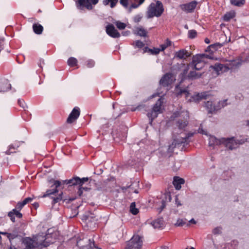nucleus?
<instances>
[{"label": "nucleus", "instance_id": "nucleus-1", "mask_svg": "<svg viewBox=\"0 0 249 249\" xmlns=\"http://www.w3.org/2000/svg\"><path fill=\"white\" fill-rule=\"evenodd\" d=\"M78 180L79 177H74L70 179H66L62 181L51 179L49 181L50 187H54V188L47 190L46 193L43 195L42 197H45L50 196L51 195L57 193L58 192L57 188H60L63 189L64 188V186L65 184L68 185L69 186L78 185L77 180Z\"/></svg>", "mask_w": 249, "mask_h": 249}, {"label": "nucleus", "instance_id": "nucleus-2", "mask_svg": "<svg viewBox=\"0 0 249 249\" xmlns=\"http://www.w3.org/2000/svg\"><path fill=\"white\" fill-rule=\"evenodd\" d=\"M173 116L177 119L174 120V125L178 129L185 131L189 124V115L188 112H176Z\"/></svg>", "mask_w": 249, "mask_h": 249}, {"label": "nucleus", "instance_id": "nucleus-3", "mask_svg": "<svg viewBox=\"0 0 249 249\" xmlns=\"http://www.w3.org/2000/svg\"><path fill=\"white\" fill-rule=\"evenodd\" d=\"M164 8L161 2L157 0L156 3H152L148 8L147 18H151L154 17H159L163 13Z\"/></svg>", "mask_w": 249, "mask_h": 249}, {"label": "nucleus", "instance_id": "nucleus-4", "mask_svg": "<svg viewBox=\"0 0 249 249\" xmlns=\"http://www.w3.org/2000/svg\"><path fill=\"white\" fill-rule=\"evenodd\" d=\"M163 98L162 97H160L153 106L152 111L147 113V115L150 120V123L158 116L159 113L161 112V107L163 103Z\"/></svg>", "mask_w": 249, "mask_h": 249}, {"label": "nucleus", "instance_id": "nucleus-5", "mask_svg": "<svg viewBox=\"0 0 249 249\" xmlns=\"http://www.w3.org/2000/svg\"><path fill=\"white\" fill-rule=\"evenodd\" d=\"M82 220L88 230H94L96 227L97 219L93 214L86 213L83 215Z\"/></svg>", "mask_w": 249, "mask_h": 249}, {"label": "nucleus", "instance_id": "nucleus-6", "mask_svg": "<svg viewBox=\"0 0 249 249\" xmlns=\"http://www.w3.org/2000/svg\"><path fill=\"white\" fill-rule=\"evenodd\" d=\"M98 1L99 0H77L75 4L77 8L80 10H83L84 8L91 10L93 8L92 5H96Z\"/></svg>", "mask_w": 249, "mask_h": 249}, {"label": "nucleus", "instance_id": "nucleus-7", "mask_svg": "<svg viewBox=\"0 0 249 249\" xmlns=\"http://www.w3.org/2000/svg\"><path fill=\"white\" fill-rule=\"evenodd\" d=\"M142 245V237L139 235H134L128 242L125 249H141Z\"/></svg>", "mask_w": 249, "mask_h": 249}, {"label": "nucleus", "instance_id": "nucleus-8", "mask_svg": "<svg viewBox=\"0 0 249 249\" xmlns=\"http://www.w3.org/2000/svg\"><path fill=\"white\" fill-rule=\"evenodd\" d=\"M222 142H224L225 146L230 150H232L238 147V145L243 144L245 142L247 141L244 140H236L233 137L230 138H223Z\"/></svg>", "mask_w": 249, "mask_h": 249}, {"label": "nucleus", "instance_id": "nucleus-9", "mask_svg": "<svg viewBox=\"0 0 249 249\" xmlns=\"http://www.w3.org/2000/svg\"><path fill=\"white\" fill-rule=\"evenodd\" d=\"M157 203L161 204L160 208V212L162 211L166 206V203L167 202H170L171 200V196L169 193L162 194L158 198Z\"/></svg>", "mask_w": 249, "mask_h": 249}, {"label": "nucleus", "instance_id": "nucleus-10", "mask_svg": "<svg viewBox=\"0 0 249 249\" xmlns=\"http://www.w3.org/2000/svg\"><path fill=\"white\" fill-rule=\"evenodd\" d=\"M80 114V108L77 107H74L69 115L67 119V123L68 124H71L73 123L78 119Z\"/></svg>", "mask_w": 249, "mask_h": 249}, {"label": "nucleus", "instance_id": "nucleus-11", "mask_svg": "<svg viewBox=\"0 0 249 249\" xmlns=\"http://www.w3.org/2000/svg\"><path fill=\"white\" fill-rule=\"evenodd\" d=\"M106 31L107 34L112 38H119L121 36L120 34L115 29L114 25L110 23L106 27Z\"/></svg>", "mask_w": 249, "mask_h": 249}, {"label": "nucleus", "instance_id": "nucleus-12", "mask_svg": "<svg viewBox=\"0 0 249 249\" xmlns=\"http://www.w3.org/2000/svg\"><path fill=\"white\" fill-rule=\"evenodd\" d=\"M55 233L47 234L45 235L44 240L43 241L41 245L45 247L50 246L51 244H52L55 242Z\"/></svg>", "mask_w": 249, "mask_h": 249}, {"label": "nucleus", "instance_id": "nucleus-13", "mask_svg": "<svg viewBox=\"0 0 249 249\" xmlns=\"http://www.w3.org/2000/svg\"><path fill=\"white\" fill-rule=\"evenodd\" d=\"M197 4V2L194 0L188 3L180 5V8L182 10L187 13H191L194 11Z\"/></svg>", "mask_w": 249, "mask_h": 249}, {"label": "nucleus", "instance_id": "nucleus-14", "mask_svg": "<svg viewBox=\"0 0 249 249\" xmlns=\"http://www.w3.org/2000/svg\"><path fill=\"white\" fill-rule=\"evenodd\" d=\"M181 65L182 67V71L179 75V78L180 79V83L183 82L185 80H188V71L190 67H191L190 64H185L182 63Z\"/></svg>", "mask_w": 249, "mask_h": 249}, {"label": "nucleus", "instance_id": "nucleus-15", "mask_svg": "<svg viewBox=\"0 0 249 249\" xmlns=\"http://www.w3.org/2000/svg\"><path fill=\"white\" fill-rule=\"evenodd\" d=\"M210 67L218 73L227 71L230 69L227 66L219 63H216L213 65H211Z\"/></svg>", "mask_w": 249, "mask_h": 249}, {"label": "nucleus", "instance_id": "nucleus-16", "mask_svg": "<svg viewBox=\"0 0 249 249\" xmlns=\"http://www.w3.org/2000/svg\"><path fill=\"white\" fill-rule=\"evenodd\" d=\"M22 142L15 141L14 143L10 144L8 147V149L5 151L6 155H10L17 152L18 147L20 146Z\"/></svg>", "mask_w": 249, "mask_h": 249}, {"label": "nucleus", "instance_id": "nucleus-17", "mask_svg": "<svg viewBox=\"0 0 249 249\" xmlns=\"http://www.w3.org/2000/svg\"><path fill=\"white\" fill-rule=\"evenodd\" d=\"M22 244L24 247L23 249H34L36 247L35 241L29 237L24 238Z\"/></svg>", "mask_w": 249, "mask_h": 249}, {"label": "nucleus", "instance_id": "nucleus-18", "mask_svg": "<svg viewBox=\"0 0 249 249\" xmlns=\"http://www.w3.org/2000/svg\"><path fill=\"white\" fill-rule=\"evenodd\" d=\"M191 55V53L186 50L181 49L175 53L174 58L184 60L190 57Z\"/></svg>", "mask_w": 249, "mask_h": 249}, {"label": "nucleus", "instance_id": "nucleus-19", "mask_svg": "<svg viewBox=\"0 0 249 249\" xmlns=\"http://www.w3.org/2000/svg\"><path fill=\"white\" fill-rule=\"evenodd\" d=\"M172 74L166 73L160 79V84L163 87L168 86L172 83Z\"/></svg>", "mask_w": 249, "mask_h": 249}, {"label": "nucleus", "instance_id": "nucleus-20", "mask_svg": "<svg viewBox=\"0 0 249 249\" xmlns=\"http://www.w3.org/2000/svg\"><path fill=\"white\" fill-rule=\"evenodd\" d=\"M208 55L205 54H197L194 55L192 57V61L190 63V65L195 64V63H200L204 62V59L207 57Z\"/></svg>", "mask_w": 249, "mask_h": 249}, {"label": "nucleus", "instance_id": "nucleus-21", "mask_svg": "<svg viewBox=\"0 0 249 249\" xmlns=\"http://www.w3.org/2000/svg\"><path fill=\"white\" fill-rule=\"evenodd\" d=\"M205 107L207 108L209 113L213 114L215 113L218 110L220 109L219 107L215 106L212 101H209L205 103Z\"/></svg>", "mask_w": 249, "mask_h": 249}, {"label": "nucleus", "instance_id": "nucleus-22", "mask_svg": "<svg viewBox=\"0 0 249 249\" xmlns=\"http://www.w3.org/2000/svg\"><path fill=\"white\" fill-rule=\"evenodd\" d=\"M209 96L208 92H203L198 93L192 96V100L195 102H198L200 100L202 99H206Z\"/></svg>", "mask_w": 249, "mask_h": 249}, {"label": "nucleus", "instance_id": "nucleus-23", "mask_svg": "<svg viewBox=\"0 0 249 249\" xmlns=\"http://www.w3.org/2000/svg\"><path fill=\"white\" fill-rule=\"evenodd\" d=\"M8 216L10 217L11 220L15 222V216L18 218H21L22 217V214L16 209H13L11 211L8 213Z\"/></svg>", "mask_w": 249, "mask_h": 249}, {"label": "nucleus", "instance_id": "nucleus-24", "mask_svg": "<svg viewBox=\"0 0 249 249\" xmlns=\"http://www.w3.org/2000/svg\"><path fill=\"white\" fill-rule=\"evenodd\" d=\"M184 183V180L179 177H175L173 181V184L177 190H179L181 184Z\"/></svg>", "mask_w": 249, "mask_h": 249}, {"label": "nucleus", "instance_id": "nucleus-25", "mask_svg": "<svg viewBox=\"0 0 249 249\" xmlns=\"http://www.w3.org/2000/svg\"><path fill=\"white\" fill-rule=\"evenodd\" d=\"M151 225L155 229L162 228L164 226L163 218H159L153 221L151 223Z\"/></svg>", "mask_w": 249, "mask_h": 249}, {"label": "nucleus", "instance_id": "nucleus-26", "mask_svg": "<svg viewBox=\"0 0 249 249\" xmlns=\"http://www.w3.org/2000/svg\"><path fill=\"white\" fill-rule=\"evenodd\" d=\"M182 144H183V146L187 144L185 139L184 138H179L174 139L170 147L174 148Z\"/></svg>", "mask_w": 249, "mask_h": 249}, {"label": "nucleus", "instance_id": "nucleus-27", "mask_svg": "<svg viewBox=\"0 0 249 249\" xmlns=\"http://www.w3.org/2000/svg\"><path fill=\"white\" fill-rule=\"evenodd\" d=\"M134 34L140 36L146 37L147 32L142 27L136 28L134 30Z\"/></svg>", "mask_w": 249, "mask_h": 249}, {"label": "nucleus", "instance_id": "nucleus-28", "mask_svg": "<svg viewBox=\"0 0 249 249\" xmlns=\"http://www.w3.org/2000/svg\"><path fill=\"white\" fill-rule=\"evenodd\" d=\"M202 73L195 71H190L188 74V80H192L200 78Z\"/></svg>", "mask_w": 249, "mask_h": 249}, {"label": "nucleus", "instance_id": "nucleus-29", "mask_svg": "<svg viewBox=\"0 0 249 249\" xmlns=\"http://www.w3.org/2000/svg\"><path fill=\"white\" fill-rule=\"evenodd\" d=\"M33 29L35 34L40 35L42 33L43 27L41 25L38 23H35L33 25Z\"/></svg>", "mask_w": 249, "mask_h": 249}, {"label": "nucleus", "instance_id": "nucleus-30", "mask_svg": "<svg viewBox=\"0 0 249 249\" xmlns=\"http://www.w3.org/2000/svg\"><path fill=\"white\" fill-rule=\"evenodd\" d=\"M223 138H222L220 140H218L214 137H211L210 138V142H209L210 146H213L215 144L218 145V144H220L221 143L224 144V142H223L222 140Z\"/></svg>", "mask_w": 249, "mask_h": 249}, {"label": "nucleus", "instance_id": "nucleus-31", "mask_svg": "<svg viewBox=\"0 0 249 249\" xmlns=\"http://www.w3.org/2000/svg\"><path fill=\"white\" fill-rule=\"evenodd\" d=\"M20 232L18 230L16 229L14 230L11 232H9V241L11 242V241L18 236H20Z\"/></svg>", "mask_w": 249, "mask_h": 249}, {"label": "nucleus", "instance_id": "nucleus-32", "mask_svg": "<svg viewBox=\"0 0 249 249\" xmlns=\"http://www.w3.org/2000/svg\"><path fill=\"white\" fill-rule=\"evenodd\" d=\"M118 0H103V3L104 5H107L110 3L111 8H114L118 3Z\"/></svg>", "mask_w": 249, "mask_h": 249}, {"label": "nucleus", "instance_id": "nucleus-33", "mask_svg": "<svg viewBox=\"0 0 249 249\" xmlns=\"http://www.w3.org/2000/svg\"><path fill=\"white\" fill-rule=\"evenodd\" d=\"M172 45V42L168 38L166 39L165 42L162 44L160 45V51H164L167 47Z\"/></svg>", "mask_w": 249, "mask_h": 249}, {"label": "nucleus", "instance_id": "nucleus-34", "mask_svg": "<svg viewBox=\"0 0 249 249\" xmlns=\"http://www.w3.org/2000/svg\"><path fill=\"white\" fill-rule=\"evenodd\" d=\"M231 3L234 6L241 7L245 3V0H231Z\"/></svg>", "mask_w": 249, "mask_h": 249}, {"label": "nucleus", "instance_id": "nucleus-35", "mask_svg": "<svg viewBox=\"0 0 249 249\" xmlns=\"http://www.w3.org/2000/svg\"><path fill=\"white\" fill-rule=\"evenodd\" d=\"M190 67L193 70L199 71L204 67V62L190 65Z\"/></svg>", "mask_w": 249, "mask_h": 249}, {"label": "nucleus", "instance_id": "nucleus-36", "mask_svg": "<svg viewBox=\"0 0 249 249\" xmlns=\"http://www.w3.org/2000/svg\"><path fill=\"white\" fill-rule=\"evenodd\" d=\"M176 94L177 96H179V95L183 94H184L186 98H187L190 94L189 91L187 90V89H179Z\"/></svg>", "mask_w": 249, "mask_h": 249}, {"label": "nucleus", "instance_id": "nucleus-37", "mask_svg": "<svg viewBox=\"0 0 249 249\" xmlns=\"http://www.w3.org/2000/svg\"><path fill=\"white\" fill-rule=\"evenodd\" d=\"M235 17V13L234 12H231L227 13L224 16L223 19L226 21H228L230 19L233 18Z\"/></svg>", "mask_w": 249, "mask_h": 249}, {"label": "nucleus", "instance_id": "nucleus-38", "mask_svg": "<svg viewBox=\"0 0 249 249\" xmlns=\"http://www.w3.org/2000/svg\"><path fill=\"white\" fill-rule=\"evenodd\" d=\"M113 23L115 24L116 27L119 30H124L126 27L125 23L122 22L119 20L116 21Z\"/></svg>", "mask_w": 249, "mask_h": 249}, {"label": "nucleus", "instance_id": "nucleus-39", "mask_svg": "<svg viewBox=\"0 0 249 249\" xmlns=\"http://www.w3.org/2000/svg\"><path fill=\"white\" fill-rule=\"evenodd\" d=\"M62 195H63V193L61 192L56 197H53V196L51 197V198L53 199V201H52V204L54 205L55 203H57L60 202L61 200H62L63 199Z\"/></svg>", "mask_w": 249, "mask_h": 249}, {"label": "nucleus", "instance_id": "nucleus-40", "mask_svg": "<svg viewBox=\"0 0 249 249\" xmlns=\"http://www.w3.org/2000/svg\"><path fill=\"white\" fill-rule=\"evenodd\" d=\"M67 63L70 67H74L77 65V60L75 58L71 57L69 58Z\"/></svg>", "mask_w": 249, "mask_h": 249}, {"label": "nucleus", "instance_id": "nucleus-41", "mask_svg": "<svg viewBox=\"0 0 249 249\" xmlns=\"http://www.w3.org/2000/svg\"><path fill=\"white\" fill-rule=\"evenodd\" d=\"M130 211L134 215H136L139 213V210L136 208L135 202H132L130 206Z\"/></svg>", "mask_w": 249, "mask_h": 249}, {"label": "nucleus", "instance_id": "nucleus-42", "mask_svg": "<svg viewBox=\"0 0 249 249\" xmlns=\"http://www.w3.org/2000/svg\"><path fill=\"white\" fill-rule=\"evenodd\" d=\"M0 84L1 85V86H3V85L7 86V87L5 88L3 87L0 88V92H2V91L4 92V91H6L8 89H10L9 88V87L11 86V85L10 84H9L8 82L6 81H5L3 82H1Z\"/></svg>", "mask_w": 249, "mask_h": 249}, {"label": "nucleus", "instance_id": "nucleus-43", "mask_svg": "<svg viewBox=\"0 0 249 249\" xmlns=\"http://www.w3.org/2000/svg\"><path fill=\"white\" fill-rule=\"evenodd\" d=\"M197 32L195 30H191L188 31V37L191 39L196 37Z\"/></svg>", "mask_w": 249, "mask_h": 249}, {"label": "nucleus", "instance_id": "nucleus-44", "mask_svg": "<svg viewBox=\"0 0 249 249\" xmlns=\"http://www.w3.org/2000/svg\"><path fill=\"white\" fill-rule=\"evenodd\" d=\"M132 45L138 48H142L144 46L143 42L140 40H137L135 43H133Z\"/></svg>", "mask_w": 249, "mask_h": 249}, {"label": "nucleus", "instance_id": "nucleus-45", "mask_svg": "<svg viewBox=\"0 0 249 249\" xmlns=\"http://www.w3.org/2000/svg\"><path fill=\"white\" fill-rule=\"evenodd\" d=\"M89 178L87 177L86 178H79V180H77L78 185H79V186H82L83 184L86 182H87L89 180Z\"/></svg>", "mask_w": 249, "mask_h": 249}, {"label": "nucleus", "instance_id": "nucleus-46", "mask_svg": "<svg viewBox=\"0 0 249 249\" xmlns=\"http://www.w3.org/2000/svg\"><path fill=\"white\" fill-rule=\"evenodd\" d=\"M186 219H178L175 225L177 226H183L186 222Z\"/></svg>", "mask_w": 249, "mask_h": 249}, {"label": "nucleus", "instance_id": "nucleus-47", "mask_svg": "<svg viewBox=\"0 0 249 249\" xmlns=\"http://www.w3.org/2000/svg\"><path fill=\"white\" fill-rule=\"evenodd\" d=\"M151 50L152 52H150L149 53L153 55L158 54L160 52H161L160 49L158 48H153V49H151Z\"/></svg>", "mask_w": 249, "mask_h": 249}, {"label": "nucleus", "instance_id": "nucleus-48", "mask_svg": "<svg viewBox=\"0 0 249 249\" xmlns=\"http://www.w3.org/2000/svg\"><path fill=\"white\" fill-rule=\"evenodd\" d=\"M24 206L25 205L23 204L22 201L18 202L16 205L15 209L19 212Z\"/></svg>", "mask_w": 249, "mask_h": 249}, {"label": "nucleus", "instance_id": "nucleus-49", "mask_svg": "<svg viewBox=\"0 0 249 249\" xmlns=\"http://www.w3.org/2000/svg\"><path fill=\"white\" fill-rule=\"evenodd\" d=\"M86 63L87 66L88 68H92L95 65V62L91 59L88 60Z\"/></svg>", "mask_w": 249, "mask_h": 249}, {"label": "nucleus", "instance_id": "nucleus-50", "mask_svg": "<svg viewBox=\"0 0 249 249\" xmlns=\"http://www.w3.org/2000/svg\"><path fill=\"white\" fill-rule=\"evenodd\" d=\"M226 102H227V100H224V101H220L218 103V105L217 106V107H219L220 109L221 107H224L225 106H226L227 105Z\"/></svg>", "mask_w": 249, "mask_h": 249}, {"label": "nucleus", "instance_id": "nucleus-51", "mask_svg": "<svg viewBox=\"0 0 249 249\" xmlns=\"http://www.w3.org/2000/svg\"><path fill=\"white\" fill-rule=\"evenodd\" d=\"M221 228L216 227L213 230V233L214 234H218L221 233Z\"/></svg>", "mask_w": 249, "mask_h": 249}, {"label": "nucleus", "instance_id": "nucleus-52", "mask_svg": "<svg viewBox=\"0 0 249 249\" xmlns=\"http://www.w3.org/2000/svg\"><path fill=\"white\" fill-rule=\"evenodd\" d=\"M120 2L125 8L128 7V0H120Z\"/></svg>", "mask_w": 249, "mask_h": 249}, {"label": "nucleus", "instance_id": "nucleus-53", "mask_svg": "<svg viewBox=\"0 0 249 249\" xmlns=\"http://www.w3.org/2000/svg\"><path fill=\"white\" fill-rule=\"evenodd\" d=\"M18 104L23 108H25L26 107V105L23 100L19 99L18 100Z\"/></svg>", "mask_w": 249, "mask_h": 249}, {"label": "nucleus", "instance_id": "nucleus-54", "mask_svg": "<svg viewBox=\"0 0 249 249\" xmlns=\"http://www.w3.org/2000/svg\"><path fill=\"white\" fill-rule=\"evenodd\" d=\"M194 133H189L187 134V135L184 137V139H185L186 142H187V144H188L189 142V138L193 136Z\"/></svg>", "mask_w": 249, "mask_h": 249}, {"label": "nucleus", "instance_id": "nucleus-55", "mask_svg": "<svg viewBox=\"0 0 249 249\" xmlns=\"http://www.w3.org/2000/svg\"><path fill=\"white\" fill-rule=\"evenodd\" d=\"M33 198L29 197H27L25 199H24L22 201V202H23V204H24V205H25L26 204H27L29 202H31L33 200Z\"/></svg>", "mask_w": 249, "mask_h": 249}, {"label": "nucleus", "instance_id": "nucleus-56", "mask_svg": "<svg viewBox=\"0 0 249 249\" xmlns=\"http://www.w3.org/2000/svg\"><path fill=\"white\" fill-rule=\"evenodd\" d=\"M218 46L220 47H221L220 44H219V43H215V44H212V45H210L208 47V48H211L213 49L214 50H216L217 49V47Z\"/></svg>", "mask_w": 249, "mask_h": 249}, {"label": "nucleus", "instance_id": "nucleus-57", "mask_svg": "<svg viewBox=\"0 0 249 249\" xmlns=\"http://www.w3.org/2000/svg\"><path fill=\"white\" fill-rule=\"evenodd\" d=\"M141 4H139V3L138 4H136V3L132 4L130 5V8H129L130 12L131 11V9H132V8H136L138 7Z\"/></svg>", "mask_w": 249, "mask_h": 249}, {"label": "nucleus", "instance_id": "nucleus-58", "mask_svg": "<svg viewBox=\"0 0 249 249\" xmlns=\"http://www.w3.org/2000/svg\"><path fill=\"white\" fill-rule=\"evenodd\" d=\"M83 190L82 188V186H79V188L78 189L77 194L79 195V196H81L83 194Z\"/></svg>", "mask_w": 249, "mask_h": 249}, {"label": "nucleus", "instance_id": "nucleus-59", "mask_svg": "<svg viewBox=\"0 0 249 249\" xmlns=\"http://www.w3.org/2000/svg\"><path fill=\"white\" fill-rule=\"evenodd\" d=\"M151 51H152L151 49L149 48L148 47H145L143 49V53H146V52L149 53L150 52H152Z\"/></svg>", "mask_w": 249, "mask_h": 249}, {"label": "nucleus", "instance_id": "nucleus-60", "mask_svg": "<svg viewBox=\"0 0 249 249\" xmlns=\"http://www.w3.org/2000/svg\"><path fill=\"white\" fill-rule=\"evenodd\" d=\"M122 34L124 36H127L130 34V31H124L122 33Z\"/></svg>", "mask_w": 249, "mask_h": 249}, {"label": "nucleus", "instance_id": "nucleus-61", "mask_svg": "<svg viewBox=\"0 0 249 249\" xmlns=\"http://www.w3.org/2000/svg\"><path fill=\"white\" fill-rule=\"evenodd\" d=\"M176 204L177 207H178V206H180L181 205V204L178 201V199L177 196H176Z\"/></svg>", "mask_w": 249, "mask_h": 249}, {"label": "nucleus", "instance_id": "nucleus-62", "mask_svg": "<svg viewBox=\"0 0 249 249\" xmlns=\"http://www.w3.org/2000/svg\"><path fill=\"white\" fill-rule=\"evenodd\" d=\"M141 19V18L139 16H136L134 18V21L135 22H139Z\"/></svg>", "mask_w": 249, "mask_h": 249}, {"label": "nucleus", "instance_id": "nucleus-63", "mask_svg": "<svg viewBox=\"0 0 249 249\" xmlns=\"http://www.w3.org/2000/svg\"><path fill=\"white\" fill-rule=\"evenodd\" d=\"M0 233L2 235L6 236V237L9 239V233L7 232H1Z\"/></svg>", "mask_w": 249, "mask_h": 249}, {"label": "nucleus", "instance_id": "nucleus-64", "mask_svg": "<svg viewBox=\"0 0 249 249\" xmlns=\"http://www.w3.org/2000/svg\"><path fill=\"white\" fill-rule=\"evenodd\" d=\"M42 64H44V60H40L39 63H38V66L42 68Z\"/></svg>", "mask_w": 249, "mask_h": 249}]
</instances>
